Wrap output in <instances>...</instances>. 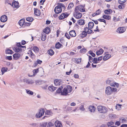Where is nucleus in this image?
Wrapping results in <instances>:
<instances>
[{"mask_svg":"<svg viewBox=\"0 0 127 127\" xmlns=\"http://www.w3.org/2000/svg\"><path fill=\"white\" fill-rule=\"evenodd\" d=\"M72 90V87L70 85L67 86L63 89L62 93V95H66L69 94L68 93H70Z\"/></svg>","mask_w":127,"mask_h":127,"instance_id":"1","label":"nucleus"},{"mask_svg":"<svg viewBox=\"0 0 127 127\" xmlns=\"http://www.w3.org/2000/svg\"><path fill=\"white\" fill-rule=\"evenodd\" d=\"M97 109L98 111L102 113H105L108 111L107 108L105 107L102 106H99L97 107Z\"/></svg>","mask_w":127,"mask_h":127,"instance_id":"2","label":"nucleus"},{"mask_svg":"<svg viewBox=\"0 0 127 127\" xmlns=\"http://www.w3.org/2000/svg\"><path fill=\"white\" fill-rule=\"evenodd\" d=\"M106 83L109 85L111 86L115 87V86L117 88H118L119 86V84L118 83L114 82L113 81L110 80H107V81Z\"/></svg>","mask_w":127,"mask_h":127,"instance_id":"3","label":"nucleus"},{"mask_svg":"<svg viewBox=\"0 0 127 127\" xmlns=\"http://www.w3.org/2000/svg\"><path fill=\"white\" fill-rule=\"evenodd\" d=\"M45 112L44 109H39V112L37 113L35 115V117L37 118H39L41 117L43 115Z\"/></svg>","mask_w":127,"mask_h":127,"instance_id":"4","label":"nucleus"},{"mask_svg":"<svg viewBox=\"0 0 127 127\" xmlns=\"http://www.w3.org/2000/svg\"><path fill=\"white\" fill-rule=\"evenodd\" d=\"M63 81L60 79H56L54 80V83L56 86H59L64 83Z\"/></svg>","mask_w":127,"mask_h":127,"instance_id":"5","label":"nucleus"},{"mask_svg":"<svg viewBox=\"0 0 127 127\" xmlns=\"http://www.w3.org/2000/svg\"><path fill=\"white\" fill-rule=\"evenodd\" d=\"M73 16L76 19H79L82 16V14L79 11H75L73 13Z\"/></svg>","mask_w":127,"mask_h":127,"instance_id":"6","label":"nucleus"},{"mask_svg":"<svg viewBox=\"0 0 127 127\" xmlns=\"http://www.w3.org/2000/svg\"><path fill=\"white\" fill-rule=\"evenodd\" d=\"M75 11H79L81 12H83L85 11V10L82 6H77L75 7Z\"/></svg>","mask_w":127,"mask_h":127,"instance_id":"7","label":"nucleus"},{"mask_svg":"<svg viewBox=\"0 0 127 127\" xmlns=\"http://www.w3.org/2000/svg\"><path fill=\"white\" fill-rule=\"evenodd\" d=\"M69 15V14L65 12L62 14L59 17V19L60 20H62L65 18L67 17Z\"/></svg>","mask_w":127,"mask_h":127,"instance_id":"8","label":"nucleus"},{"mask_svg":"<svg viewBox=\"0 0 127 127\" xmlns=\"http://www.w3.org/2000/svg\"><path fill=\"white\" fill-rule=\"evenodd\" d=\"M54 11L56 13L59 14L62 11V8L59 6H57L55 7Z\"/></svg>","mask_w":127,"mask_h":127,"instance_id":"9","label":"nucleus"},{"mask_svg":"<svg viewBox=\"0 0 127 127\" xmlns=\"http://www.w3.org/2000/svg\"><path fill=\"white\" fill-rule=\"evenodd\" d=\"M105 92L106 94L108 95L111 94L112 93V88L110 86L107 87L105 90Z\"/></svg>","mask_w":127,"mask_h":127,"instance_id":"10","label":"nucleus"},{"mask_svg":"<svg viewBox=\"0 0 127 127\" xmlns=\"http://www.w3.org/2000/svg\"><path fill=\"white\" fill-rule=\"evenodd\" d=\"M7 20V17L6 15H2L0 18V21L4 23Z\"/></svg>","mask_w":127,"mask_h":127,"instance_id":"11","label":"nucleus"},{"mask_svg":"<svg viewBox=\"0 0 127 127\" xmlns=\"http://www.w3.org/2000/svg\"><path fill=\"white\" fill-rule=\"evenodd\" d=\"M23 81L25 83L28 84H32L34 83V81L33 80L29 79H24Z\"/></svg>","mask_w":127,"mask_h":127,"instance_id":"12","label":"nucleus"},{"mask_svg":"<svg viewBox=\"0 0 127 127\" xmlns=\"http://www.w3.org/2000/svg\"><path fill=\"white\" fill-rule=\"evenodd\" d=\"M126 29L125 28L121 27L118 28L117 30V32L119 33L124 32L125 31Z\"/></svg>","mask_w":127,"mask_h":127,"instance_id":"13","label":"nucleus"},{"mask_svg":"<svg viewBox=\"0 0 127 127\" xmlns=\"http://www.w3.org/2000/svg\"><path fill=\"white\" fill-rule=\"evenodd\" d=\"M21 54L18 53H15L13 55V59L14 60H17L20 57Z\"/></svg>","mask_w":127,"mask_h":127,"instance_id":"14","label":"nucleus"},{"mask_svg":"<svg viewBox=\"0 0 127 127\" xmlns=\"http://www.w3.org/2000/svg\"><path fill=\"white\" fill-rule=\"evenodd\" d=\"M55 124L56 127H62L61 123L58 121H56L55 122Z\"/></svg>","mask_w":127,"mask_h":127,"instance_id":"15","label":"nucleus"},{"mask_svg":"<svg viewBox=\"0 0 127 127\" xmlns=\"http://www.w3.org/2000/svg\"><path fill=\"white\" fill-rule=\"evenodd\" d=\"M88 109L89 111H90L92 113L94 112L95 110V107L93 106H90L89 107Z\"/></svg>","mask_w":127,"mask_h":127,"instance_id":"16","label":"nucleus"},{"mask_svg":"<svg viewBox=\"0 0 127 127\" xmlns=\"http://www.w3.org/2000/svg\"><path fill=\"white\" fill-rule=\"evenodd\" d=\"M34 12L35 15L37 16H39L40 15V11L37 8H34Z\"/></svg>","mask_w":127,"mask_h":127,"instance_id":"17","label":"nucleus"},{"mask_svg":"<svg viewBox=\"0 0 127 127\" xmlns=\"http://www.w3.org/2000/svg\"><path fill=\"white\" fill-rule=\"evenodd\" d=\"M13 50L16 52H21L22 51V49L20 47H16L13 48Z\"/></svg>","mask_w":127,"mask_h":127,"instance_id":"18","label":"nucleus"},{"mask_svg":"<svg viewBox=\"0 0 127 127\" xmlns=\"http://www.w3.org/2000/svg\"><path fill=\"white\" fill-rule=\"evenodd\" d=\"M13 7L18 8L19 7V3L18 2L14 1L12 2V6Z\"/></svg>","mask_w":127,"mask_h":127,"instance_id":"19","label":"nucleus"},{"mask_svg":"<svg viewBox=\"0 0 127 127\" xmlns=\"http://www.w3.org/2000/svg\"><path fill=\"white\" fill-rule=\"evenodd\" d=\"M39 68H38L34 69L33 70V75H28V76L31 77L34 76L38 72H39Z\"/></svg>","mask_w":127,"mask_h":127,"instance_id":"20","label":"nucleus"},{"mask_svg":"<svg viewBox=\"0 0 127 127\" xmlns=\"http://www.w3.org/2000/svg\"><path fill=\"white\" fill-rule=\"evenodd\" d=\"M70 35L72 37H74L76 36V33L74 30H71L69 32Z\"/></svg>","mask_w":127,"mask_h":127,"instance_id":"21","label":"nucleus"},{"mask_svg":"<svg viewBox=\"0 0 127 127\" xmlns=\"http://www.w3.org/2000/svg\"><path fill=\"white\" fill-rule=\"evenodd\" d=\"M89 28L86 27L84 29V30L88 34H91L93 32L92 30L90 29Z\"/></svg>","mask_w":127,"mask_h":127,"instance_id":"22","label":"nucleus"},{"mask_svg":"<svg viewBox=\"0 0 127 127\" xmlns=\"http://www.w3.org/2000/svg\"><path fill=\"white\" fill-rule=\"evenodd\" d=\"M111 57V55L110 54H107L106 55L104 56L103 58V60L106 61L109 59Z\"/></svg>","mask_w":127,"mask_h":127,"instance_id":"23","label":"nucleus"},{"mask_svg":"<svg viewBox=\"0 0 127 127\" xmlns=\"http://www.w3.org/2000/svg\"><path fill=\"white\" fill-rule=\"evenodd\" d=\"M41 39L42 41H44L46 38V34L45 32H42L41 33Z\"/></svg>","mask_w":127,"mask_h":127,"instance_id":"24","label":"nucleus"},{"mask_svg":"<svg viewBox=\"0 0 127 127\" xmlns=\"http://www.w3.org/2000/svg\"><path fill=\"white\" fill-rule=\"evenodd\" d=\"M104 52L103 50L102 49H100L96 52V54L97 55L99 56L102 54Z\"/></svg>","mask_w":127,"mask_h":127,"instance_id":"25","label":"nucleus"},{"mask_svg":"<svg viewBox=\"0 0 127 127\" xmlns=\"http://www.w3.org/2000/svg\"><path fill=\"white\" fill-rule=\"evenodd\" d=\"M60 42L66 46L67 45V42L63 38H61L60 40Z\"/></svg>","mask_w":127,"mask_h":127,"instance_id":"26","label":"nucleus"},{"mask_svg":"<svg viewBox=\"0 0 127 127\" xmlns=\"http://www.w3.org/2000/svg\"><path fill=\"white\" fill-rule=\"evenodd\" d=\"M101 13V11L99 9H98L96 11V13H94L92 14V16L93 17H94L96 15L100 14Z\"/></svg>","mask_w":127,"mask_h":127,"instance_id":"27","label":"nucleus"},{"mask_svg":"<svg viewBox=\"0 0 127 127\" xmlns=\"http://www.w3.org/2000/svg\"><path fill=\"white\" fill-rule=\"evenodd\" d=\"M57 87H54L53 86H49L48 87L49 90L51 91H53L56 90Z\"/></svg>","mask_w":127,"mask_h":127,"instance_id":"28","label":"nucleus"},{"mask_svg":"<svg viewBox=\"0 0 127 127\" xmlns=\"http://www.w3.org/2000/svg\"><path fill=\"white\" fill-rule=\"evenodd\" d=\"M94 23L93 22H89L88 24V27L89 28L92 29L94 26Z\"/></svg>","mask_w":127,"mask_h":127,"instance_id":"29","label":"nucleus"},{"mask_svg":"<svg viewBox=\"0 0 127 127\" xmlns=\"http://www.w3.org/2000/svg\"><path fill=\"white\" fill-rule=\"evenodd\" d=\"M63 87L62 86H60L57 90L56 91V93L58 94L61 93V94H62V90L63 89Z\"/></svg>","mask_w":127,"mask_h":127,"instance_id":"30","label":"nucleus"},{"mask_svg":"<svg viewBox=\"0 0 127 127\" xmlns=\"http://www.w3.org/2000/svg\"><path fill=\"white\" fill-rule=\"evenodd\" d=\"M24 20L25 19H21L19 21V24L22 27L23 26L25 23Z\"/></svg>","mask_w":127,"mask_h":127,"instance_id":"31","label":"nucleus"},{"mask_svg":"<svg viewBox=\"0 0 127 127\" xmlns=\"http://www.w3.org/2000/svg\"><path fill=\"white\" fill-rule=\"evenodd\" d=\"M78 24L80 25H82L85 24V20L82 19L79 20L78 21Z\"/></svg>","mask_w":127,"mask_h":127,"instance_id":"32","label":"nucleus"},{"mask_svg":"<svg viewBox=\"0 0 127 127\" xmlns=\"http://www.w3.org/2000/svg\"><path fill=\"white\" fill-rule=\"evenodd\" d=\"M8 68L6 67H3L2 68L1 70L2 72V74L3 75L4 73L7 71Z\"/></svg>","mask_w":127,"mask_h":127,"instance_id":"33","label":"nucleus"},{"mask_svg":"<svg viewBox=\"0 0 127 127\" xmlns=\"http://www.w3.org/2000/svg\"><path fill=\"white\" fill-rule=\"evenodd\" d=\"M62 45L59 42L56 43L55 45V48L57 49H59L62 46Z\"/></svg>","mask_w":127,"mask_h":127,"instance_id":"34","label":"nucleus"},{"mask_svg":"<svg viewBox=\"0 0 127 127\" xmlns=\"http://www.w3.org/2000/svg\"><path fill=\"white\" fill-rule=\"evenodd\" d=\"M87 33L86 32L83 31L80 34V36L82 38L84 37L87 35Z\"/></svg>","mask_w":127,"mask_h":127,"instance_id":"35","label":"nucleus"},{"mask_svg":"<svg viewBox=\"0 0 127 127\" xmlns=\"http://www.w3.org/2000/svg\"><path fill=\"white\" fill-rule=\"evenodd\" d=\"M50 31V29L49 28L47 27L43 31V32H45L46 34L48 33Z\"/></svg>","mask_w":127,"mask_h":127,"instance_id":"36","label":"nucleus"},{"mask_svg":"<svg viewBox=\"0 0 127 127\" xmlns=\"http://www.w3.org/2000/svg\"><path fill=\"white\" fill-rule=\"evenodd\" d=\"M5 52L6 54H11L13 53L12 50L9 49H6L5 51Z\"/></svg>","mask_w":127,"mask_h":127,"instance_id":"37","label":"nucleus"},{"mask_svg":"<svg viewBox=\"0 0 127 127\" xmlns=\"http://www.w3.org/2000/svg\"><path fill=\"white\" fill-rule=\"evenodd\" d=\"M122 105L117 104L116 106V109L118 110H120L121 108Z\"/></svg>","mask_w":127,"mask_h":127,"instance_id":"38","label":"nucleus"},{"mask_svg":"<svg viewBox=\"0 0 127 127\" xmlns=\"http://www.w3.org/2000/svg\"><path fill=\"white\" fill-rule=\"evenodd\" d=\"M112 12V10L110 9L108 10H106L104 11V12L105 14H110Z\"/></svg>","mask_w":127,"mask_h":127,"instance_id":"39","label":"nucleus"},{"mask_svg":"<svg viewBox=\"0 0 127 127\" xmlns=\"http://www.w3.org/2000/svg\"><path fill=\"white\" fill-rule=\"evenodd\" d=\"M32 50L35 53H37L39 51V49L36 46H34L32 48Z\"/></svg>","mask_w":127,"mask_h":127,"instance_id":"40","label":"nucleus"},{"mask_svg":"<svg viewBox=\"0 0 127 127\" xmlns=\"http://www.w3.org/2000/svg\"><path fill=\"white\" fill-rule=\"evenodd\" d=\"M46 115H51L52 114V112L51 110H48L46 111L45 112Z\"/></svg>","mask_w":127,"mask_h":127,"instance_id":"41","label":"nucleus"},{"mask_svg":"<svg viewBox=\"0 0 127 127\" xmlns=\"http://www.w3.org/2000/svg\"><path fill=\"white\" fill-rule=\"evenodd\" d=\"M102 18L108 20H109L111 18V17L109 15H104L103 16Z\"/></svg>","mask_w":127,"mask_h":127,"instance_id":"42","label":"nucleus"},{"mask_svg":"<svg viewBox=\"0 0 127 127\" xmlns=\"http://www.w3.org/2000/svg\"><path fill=\"white\" fill-rule=\"evenodd\" d=\"M87 51V50L84 48H83L81 49L80 51V53H82L84 54Z\"/></svg>","mask_w":127,"mask_h":127,"instance_id":"43","label":"nucleus"},{"mask_svg":"<svg viewBox=\"0 0 127 127\" xmlns=\"http://www.w3.org/2000/svg\"><path fill=\"white\" fill-rule=\"evenodd\" d=\"M48 54L50 56L53 55L54 54V52L52 49H50L48 50Z\"/></svg>","mask_w":127,"mask_h":127,"instance_id":"44","label":"nucleus"},{"mask_svg":"<svg viewBox=\"0 0 127 127\" xmlns=\"http://www.w3.org/2000/svg\"><path fill=\"white\" fill-rule=\"evenodd\" d=\"M74 60L75 61H76V63L78 64L80 63L81 62V59L80 58H78L77 59V58H75L74 59Z\"/></svg>","mask_w":127,"mask_h":127,"instance_id":"45","label":"nucleus"},{"mask_svg":"<svg viewBox=\"0 0 127 127\" xmlns=\"http://www.w3.org/2000/svg\"><path fill=\"white\" fill-rule=\"evenodd\" d=\"M72 109V107L70 106H68L66 109V111L71 112Z\"/></svg>","mask_w":127,"mask_h":127,"instance_id":"46","label":"nucleus"},{"mask_svg":"<svg viewBox=\"0 0 127 127\" xmlns=\"http://www.w3.org/2000/svg\"><path fill=\"white\" fill-rule=\"evenodd\" d=\"M58 6H59L62 8L63 9H65V7L64 5L62 3H59L58 5Z\"/></svg>","mask_w":127,"mask_h":127,"instance_id":"47","label":"nucleus"},{"mask_svg":"<svg viewBox=\"0 0 127 127\" xmlns=\"http://www.w3.org/2000/svg\"><path fill=\"white\" fill-rule=\"evenodd\" d=\"M47 124V122H43L40 124V126L41 127H45Z\"/></svg>","mask_w":127,"mask_h":127,"instance_id":"48","label":"nucleus"},{"mask_svg":"<svg viewBox=\"0 0 127 127\" xmlns=\"http://www.w3.org/2000/svg\"><path fill=\"white\" fill-rule=\"evenodd\" d=\"M26 20L29 22H32L33 20V18L31 17H29L26 18Z\"/></svg>","mask_w":127,"mask_h":127,"instance_id":"49","label":"nucleus"},{"mask_svg":"<svg viewBox=\"0 0 127 127\" xmlns=\"http://www.w3.org/2000/svg\"><path fill=\"white\" fill-rule=\"evenodd\" d=\"M26 92L27 94H30L31 95H32L33 94V92L29 90H26Z\"/></svg>","mask_w":127,"mask_h":127,"instance_id":"50","label":"nucleus"},{"mask_svg":"<svg viewBox=\"0 0 127 127\" xmlns=\"http://www.w3.org/2000/svg\"><path fill=\"white\" fill-rule=\"evenodd\" d=\"M112 93H115L118 91L119 90L115 88H112Z\"/></svg>","mask_w":127,"mask_h":127,"instance_id":"51","label":"nucleus"},{"mask_svg":"<svg viewBox=\"0 0 127 127\" xmlns=\"http://www.w3.org/2000/svg\"><path fill=\"white\" fill-rule=\"evenodd\" d=\"M89 53L93 57H94L95 56V54L93 52H92V51H90L89 52Z\"/></svg>","mask_w":127,"mask_h":127,"instance_id":"52","label":"nucleus"},{"mask_svg":"<svg viewBox=\"0 0 127 127\" xmlns=\"http://www.w3.org/2000/svg\"><path fill=\"white\" fill-rule=\"evenodd\" d=\"M114 124V123L112 121H110L108 122L107 124V125L108 127H109L111 126L112 125H113Z\"/></svg>","mask_w":127,"mask_h":127,"instance_id":"53","label":"nucleus"},{"mask_svg":"<svg viewBox=\"0 0 127 127\" xmlns=\"http://www.w3.org/2000/svg\"><path fill=\"white\" fill-rule=\"evenodd\" d=\"M97 58H94L93 62V63L94 64H97Z\"/></svg>","mask_w":127,"mask_h":127,"instance_id":"54","label":"nucleus"},{"mask_svg":"<svg viewBox=\"0 0 127 127\" xmlns=\"http://www.w3.org/2000/svg\"><path fill=\"white\" fill-rule=\"evenodd\" d=\"M74 4L73 3H70L69 5L68 8L70 9L72 8L74 6Z\"/></svg>","mask_w":127,"mask_h":127,"instance_id":"55","label":"nucleus"},{"mask_svg":"<svg viewBox=\"0 0 127 127\" xmlns=\"http://www.w3.org/2000/svg\"><path fill=\"white\" fill-rule=\"evenodd\" d=\"M118 7L119 9H122L124 8V4H121L119 5Z\"/></svg>","mask_w":127,"mask_h":127,"instance_id":"56","label":"nucleus"},{"mask_svg":"<svg viewBox=\"0 0 127 127\" xmlns=\"http://www.w3.org/2000/svg\"><path fill=\"white\" fill-rule=\"evenodd\" d=\"M89 61L90 63L93 62V58L90 56H89Z\"/></svg>","mask_w":127,"mask_h":127,"instance_id":"57","label":"nucleus"},{"mask_svg":"<svg viewBox=\"0 0 127 127\" xmlns=\"http://www.w3.org/2000/svg\"><path fill=\"white\" fill-rule=\"evenodd\" d=\"M126 0H119V3L121 4H122L125 3L126 1Z\"/></svg>","mask_w":127,"mask_h":127,"instance_id":"58","label":"nucleus"},{"mask_svg":"<svg viewBox=\"0 0 127 127\" xmlns=\"http://www.w3.org/2000/svg\"><path fill=\"white\" fill-rule=\"evenodd\" d=\"M30 125L33 127H35L37 125V124L35 123H32L30 124Z\"/></svg>","mask_w":127,"mask_h":127,"instance_id":"59","label":"nucleus"},{"mask_svg":"<svg viewBox=\"0 0 127 127\" xmlns=\"http://www.w3.org/2000/svg\"><path fill=\"white\" fill-rule=\"evenodd\" d=\"M98 20L100 21V22H103L105 24H106V21L104 20V19H99Z\"/></svg>","mask_w":127,"mask_h":127,"instance_id":"60","label":"nucleus"},{"mask_svg":"<svg viewBox=\"0 0 127 127\" xmlns=\"http://www.w3.org/2000/svg\"><path fill=\"white\" fill-rule=\"evenodd\" d=\"M65 35V36L66 37V38H67L68 39H70V37L68 33H66Z\"/></svg>","mask_w":127,"mask_h":127,"instance_id":"61","label":"nucleus"},{"mask_svg":"<svg viewBox=\"0 0 127 127\" xmlns=\"http://www.w3.org/2000/svg\"><path fill=\"white\" fill-rule=\"evenodd\" d=\"M79 109L80 110L82 111H84L85 110V108H84L83 106V105H81L80 108H79Z\"/></svg>","mask_w":127,"mask_h":127,"instance_id":"62","label":"nucleus"},{"mask_svg":"<svg viewBox=\"0 0 127 127\" xmlns=\"http://www.w3.org/2000/svg\"><path fill=\"white\" fill-rule=\"evenodd\" d=\"M6 59L9 60H11L12 59V57L11 56H7Z\"/></svg>","mask_w":127,"mask_h":127,"instance_id":"63","label":"nucleus"},{"mask_svg":"<svg viewBox=\"0 0 127 127\" xmlns=\"http://www.w3.org/2000/svg\"><path fill=\"white\" fill-rule=\"evenodd\" d=\"M5 3L6 4H9L10 5L12 6V4L9 2V1L8 0H5Z\"/></svg>","mask_w":127,"mask_h":127,"instance_id":"64","label":"nucleus"}]
</instances>
